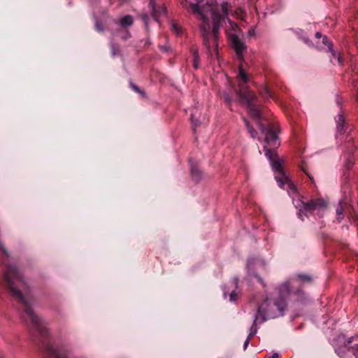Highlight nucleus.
Here are the masks:
<instances>
[{"instance_id": "nucleus-18", "label": "nucleus", "mask_w": 358, "mask_h": 358, "mask_svg": "<svg viewBox=\"0 0 358 358\" xmlns=\"http://www.w3.org/2000/svg\"><path fill=\"white\" fill-rule=\"evenodd\" d=\"M171 29L176 34H179L180 32V27L175 23L171 24Z\"/></svg>"}, {"instance_id": "nucleus-17", "label": "nucleus", "mask_w": 358, "mask_h": 358, "mask_svg": "<svg viewBox=\"0 0 358 358\" xmlns=\"http://www.w3.org/2000/svg\"><path fill=\"white\" fill-rule=\"evenodd\" d=\"M256 333V330L254 331V332H251L250 333V334L248 335L246 341H245V343H244V350H245L250 343V341L251 339V338Z\"/></svg>"}, {"instance_id": "nucleus-11", "label": "nucleus", "mask_w": 358, "mask_h": 358, "mask_svg": "<svg viewBox=\"0 0 358 358\" xmlns=\"http://www.w3.org/2000/svg\"><path fill=\"white\" fill-rule=\"evenodd\" d=\"M191 174L194 180L198 182L201 178V171L196 165L191 166Z\"/></svg>"}, {"instance_id": "nucleus-33", "label": "nucleus", "mask_w": 358, "mask_h": 358, "mask_svg": "<svg viewBox=\"0 0 358 358\" xmlns=\"http://www.w3.org/2000/svg\"><path fill=\"white\" fill-rule=\"evenodd\" d=\"M308 176L309 177V178L313 181V179L311 178V176H310L308 173H307Z\"/></svg>"}, {"instance_id": "nucleus-27", "label": "nucleus", "mask_w": 358, "mask_h": 358, "mask_svg": "<svg viewBox=\"0 0 358 358\" xmlns=\"http://www.w3.org/2000/svg\"><path fill=\"white\" fill-rule=\"evenodd\" d=\"M229 23H230V24H231V29H232L235 30V29H236V28H237V27H238V26H237V24H235V23H232V22H230V21H229Z\"/></svg>"}, {"instance_id": "nucleus-24", "label": "nucleus", "mask_w": 358, "mask_h": 358, "mask_svg": "<svg viewBox=\"0 0 358 358\" xmlns=\"http://www.w3.org/2000/svg\"><path fill=\"white\" fill-rule=\"evenodd\" d=\"M264 94H265V96H266L267 98H268V97H271V95L270 94V92H269L268 89H267V88H265V89H264Z\"/></svg>"}, {"instance_id": "nucleus-14", "label": "nucleus", "mask_w": 358, "mask_h": 358, "mask_svg": "<svg viewBox=\"0 0 358 358\" xmlns=\"http://www.w3.org/2000/svg\"><path fill=\"white\" fill-rule=\"evenodd\" d=\"M243 119L251 137L255 138L257 136V131L250 125L248 121L245 117H243Z\"/></svg>"}, {"instance_id": "nucleus-4", "label": "nucleus", "mask_w": 358, "mask_h": 358, "mask_svg": "<svg viewBox=\"0 0 358 358\" xmlns=\"http://www.w3.org/2000/svg\"><path fill=\"white\" fill-rule=\"evenodd\" d=\"M277 296L271 304L268 299H266L259 307L257 315L254 320V324L257 321L258 316H262V322L268 318H274L281 315L285 310L287 303L286 300L290 294V284L289 281L282 283L276 289Z\"/></svg>"}, {"instance_id": "nucleus-34", "label": "nucleus", "mask_w": 358, "mask_h": 358, "mask_svg": "<svg viewBox=\"0 0 358 358\" xmlns=\"http://www.w3.org/2000/svg\"><path fill=\"white\" fill-rule=\"evenodd\" d=\"M146 18H147V17H145L144 18V20H146ZM145 22L146 23V21H145Z\"/></svg>"}, {"instance_id": "nucleus-22", "label": "nucleus", "mask_w": 358, "mask_h": 358, "mask_svg": "<svg viewBox=\"0 0 358 358\" xmlns=\"http://www.w3.org/2000/svg\"><path fill=\"white\" fill-rule=\"evenodd\" d=\"M0 250L3 252V253L6 256H7V257L8 256V252L6 250V248H4V246L3 245V243H1V241H0Z\"/></svg>"}, {"instance_id": "nucleus-29", "label": "nucleus", "mask_w": 358, "mask_h": 358, "mask_svg": "<svg viewBox=\"0 0 358 358\" xmlns=\"http://www.w3.org/2000/svg\"><path fill=\"white\" fill-rule=\"evenodd\" d=\"M224 98H225V101H226L228 103H231V99L229 97V96H228V95H226V96H224Z\"/></svg>"}, {"instance_id": "nucleus-19", "label": "nucleus", "mask_w": 358, "mask_h": 358, "mask_svg": "<svg viewBox=\"0 0 358 358\" xmlns=\"http://www.w3.org/2000/svg\"><path fill=\"white\" fill-rule=\"evenodd\" d=\"M237 293L235 291H232L229 294V300L231 301H235L237 299Z\"/></svg>"}, {"instance_id": "nucleus-20", "label": "nucleus", "mask_w": 358, "mask_h": 358, "mask_svg": "<svg viewBox=\"0 0 358 358\" xmlns=\"http://www.w3.org/2000/svg\"><path fill=\"white\" fill-rule=\"evenodd\" d=\"M352 354L355 358H358V345L352 347Z\"/></svg>"}, {"instance_id": "nucleus-30", "label": "nucleus", "mask_w": 358, "mask_h": 358, "mask_svg": "<svg viewBox=\"0 0 358 358\" xmlns=\"http://www.w3.org/2000/svg\"><path fill=\"white\" fill-rule=\"evenodd\" d=\"M248 34L250 35V36H254L255 35V30L252 29V30H250Z\"/></svg>"}, {"instance_id": "nucleus-1", "label": "nucleus", "mask_w": 358, "mask_h": 358, "mask_svg": "<svg viewBox=\"0 0 358 358\" xmlns=\"http://www.w3.org/2000/svg\"><path fill=\"white\" fill-rule=\"evenodd\" d=\"M237 78L238 80V89L236 92L237 96L241 103L247 105L250 116L257 121L259 129L264 135L265 145L264 150L265 155L269 159L273 171L278 173V175L275 176V180L281 188L287 185L288 188L292 192H294L296 191L295 187L282 170V162L275 152V150L280 145L276 129L273 124H269L267 126H264L261 122L262 119L261 112L254 103L257 97L248 88V77L242 65L239 66Z\"/></svg>"}, {"instance_id": "nucleus-31", "label": "nucleus", "mask_w": 358, "mask_h": 358, "mask_svg": "<svg viewBox=\"0 0 358 358\" xmlns=\"http://www.w3.org/2000/svg\"><path fill=\"white\" fill-rule=\"evenodd\" d=\"M271 358H279V355L278 353H274Z\"/></svg>"}, {"instance_id": "nucleus-13", "label": "nucleus", "mask_w": 358, "mask_h": 358, "mask_svg": "<svg viewBox=\"0 0 358 358\" xmlns=\"http://www.w3.org/2000/svg\"><path fill=\"white\" fill-rule=\"evenodd\" d=\"M120 23L122 27L130 26L133 24V18L130 15H126L120 20Z\"/></svg>"}, {"instance_id": "nucleus-36", "label": "nucleus", "mask_w": 358, "mask_h": 358, "mask_svg": "<svg viewBox=\"0 0 358 358\" xmlns=\"http://www.w3.org/2000/svg\"><path fill=\"white\" fill-rule=\"evenodd\" d=\"M357 99H358V96H357Z\"/></svg>"}, {"instance_id": "nucleus-10", "label": "nucleus", "mask_w": 358, "mask_h": 358, "mask_svg": "<svg viewBox=\"0 0 358 358\" xmlns=\"http://www.w3.org/2000/svg\"><path fill=\"white\" fill-rule=\"evenodd\" d=\"M149 5L152 15L155 20H157L158 17L165 13V8L164 7H159L158 9L156 8L155 0H150Z\"/></svg>"}, {"instance_id": "nucleus-8", "label": "nucleus", "mask_w": 358, "mask_h": 358, "mask_svg": "<svg viewBox=\"0 0 358 358\" xmlns=\"http://www.w3.org/2000/svg\"><path fill=\"white\" fill-rule=\"evenodd\" d=\"M352 211L354 212L352 207H351L347 203L340 202L336 210L337 220L340 222L344 217V213L351 215Z\"/></svg>"}, {"instance_id": "nucleus-21", "label": "nucleus", "mask_w": 358, "mask_h": 358, "mask_svg": "<svg viewBox=\"0 0 358 358\" xmlns=\"http://www.w3.org/2000/svg\"><path fill=\"white\" fill-rule=\"evenodd\" d=\"M190 120L192 124V128L194 130L196 127L199 125L198 121L194 120V116L192 115H191Z\"/></svg>"}, {"instance_id": "nucleus-23", "label": "nucleus", "mask_w": 358, "mask_h": 358, "mask_svg": "<svg viewBox=\"0 0 358 358\" xmlns=\"http://www.w3.org/2000/svg\"><path fill=\"white\" fill-rule=\"evenodd\" d=\"M96 29L98 31H103V28L99 24V22L96 23Z\"/></svg>"}, {"instance_id": "nucleus-15", "label": "nucleus", "mask_w": 358, "mask_h": 358, "mask_svg": "<svg viewBox=\"0 0 358 358\" xmlns=\"http://www.w3.org/2000/svg\"><path fill=\"white\" fill-rule=\"evenodd\" d=\"M192 54L194 57L193 59V66L195 69H197L199 67V54L197 50H192Z\"/></svg>"}, {"instance_id": "nucleus-6", "label": "nucleus", "mask_w": 358, "mask_h": 358, "mask_svg": "<svg viewBox=\"0 0 358 358\" xmlns=\"http://www.w3.org/2000/svg\"><path fill=\"white\" fill-rule=\"evenodd\" d=\"M230 40L236 50L238 58L243 59V52L246 48L245 43L236 34H231Z\"/></svg>"}, {"instance_id": "nucleus-35", "label": "nucleus", "mask_w": 358, "mask_h": 358, "mask_svg": "<svg viewBox=\"0 0 358 358\" xmlns=\"http://www.w3.org/2000/svg\"><path fill=\"white\" fill-rule=\"evenodd\" d=\"M200 1H201V0H196V1H197L198 3H199V2H200Z\"/></svg>"}, {"instance_id": "nucleus-12", "label": "nucleus", "mask_w": 358, "mask_h": 358, "mask_svg": "<svg viewBox=\"0 0 358 358\" xmlns=\"http://www.w3.org/2000/svg\"><path fill=\"white\" fill-rule=\"evenodd\" d=\"M337 124V131L340 134L343 133L344 131V124H345V118L342 114L338 115L336 119Z\"/></svg>"}, {"instance_id": "nucleus-32", "label": "nucleus", "mask_w": 358, "mask_h": 358, "mask_svg": "<svg viewBox=\"0 0 358 358\" xmlns=\"http://www.w3.org/2000/svg\"><path fill=\"white\" fill-rule=\"evenodd\" d=\"M234 285H235L236 287H237V284H238V282H237V280H234Z\"/></svg>"}, {"instance_id": "nucleus-26", "label": "nucleus", "mask_w": 358, "mask_h": 358, "mask_svg": "<svg viewBox=\"0 0 358 358\" xmlns=\"http://www.w3.org/2000/svg\"><path fill=\"white\" fill-rule=\"evenodd\" d=\"M213 47L214 48V51L217 54V43L216 42H215L213 44Z\"/></svg>"}, {"instance_id": "nucleus-3", "label": "nucleus", "mask_w": 358, "mask_h": 358, "mask_svg": "<svg viewBox=\"0 0 358 358\" xmlns=\"http://www.w3.org/2000/svg\"><path fill=\"white\" fill-rule=\"evenodd\" d=\"M4 280L13 296L21 303L23 309L22 319L30 321L36 330L42 333L41 320L31 309L33 299L26 292L27 285L22 275L14 266L8 267L4 273Z\"/></svg>"}, {"instance_id": "nucleus-2", "label": "nucleus", "mask_w": 358, "mask_h": 358, "mask_svg": "<svg viewBox=\"0 0 358 358\" xmlns=\"http://www.w3.org/2000/svg\"><path fill=\"white\" fill-rule=\"evenodd\" d=\"M189 6L192 13L201 22L200 29L203 37L204 45L209 55L212 56L210 44L208 40L210 29L209 17H211L213 20V34L214 40L216 41L218 37L220 25L227 17L229 6L227 2H223L219 7L215 1H210L203 6H200L198 3H189Z\"/></svg>"}, {"instance_id": "nucleus-5", "label": "nucleus", "mask_w": 358, "mask_h": 358, "mask_svg": "<svg viewBox=\"0 0 358 358\" xmlns=\"http://www.w3.org/2000/svg\"><path fill=\"white\" fill-rule=\"evenodd\" d=\"M327 202L322 199L311 200L308 202L298 201L296 204V206L299 208V215L300 217H301L302 213H311L315 210L322 211L327 208Z\"/></svg>"}, {"instance_id": "nucleus-28", "label": "nucleus", "mask_w": 358, "mask_h": 358, "mask_svg": "<svg viewBox=\"0 0 358 358\" xmlns=\"http://www.w3.org/2000/svg\"><path fill=\"white\" fill-rule=\"evenodd\" d=\"M315 36H316V38H318V39H320V38H322V37H323V36H322V34H321L320 32H317V33L315 34Z\"/></svg>"}, {"instance_id": "nucleus-16", "label": "nucleus", "mask_w": 358, "mask_h": 358, "mask_svg": "<svg viewBox=\"0 0 358 358\" xmlns=\"http://www.w3.org/2000/svg\"><path fill=\"white\" fill-rule=\"evenodd\" d=\"M298 278L303 282H310L311 278L309 275L300 274L298 275Z\"/></svg>"}, {"instance_id": "nucleus-7", "label": "nucleus", "mask_w": 358, "mask_h": 358, "mask_svg": "<svg viewBox=\"0 0 358 358\" xmlns=\"http://www.w3.org/2000/svg\"><path fill=\"white\" fill-rule=\"evenodd\" d=\"M45 358H66L64 352L52 345H48L45 349Z\"/></svg>"}, {"instance_id": "nucleus-25", "label": "nucleus", "mask_w": 358, "mask_h": 358, "mask_svg": "<svg viewBox=\"0 0 358 358\" xmlns=\"http://www.w3.org/2000/svg\"><path fill=\"white\" fill-rule=\"evenodd\" d=\"M131 87H132V88H133L136 92H138V93H141V91L139 90V88H138L137 86H136V85H134V84H131Z\"/></svg>"}, {"instance_id": "nucleus-9", "label": "nucleus", "mask_w": 358, "mask_h": 358, "mask_svg": "<svg viewBox=\"0 0 358 358\" xmlns=\"http://www.w3.org/2000/svg\"><path fill=\"white\" fill-rule=\"evenodd\" d=\"M322 43L323 46L320 45L321 48H324V47H327L328 50L332 53L334 58L338 61V62L341 64L342 62L341 60V57L339 55H337L335 52L332 50V43L327 38V36H324L322 38Z\"/></svg>"}]
</instances>
